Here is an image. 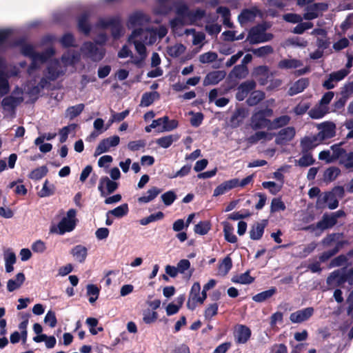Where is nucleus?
<instances>
[{
    "instance_id": "nucleus-60",
    "label": "nucleus",
    "mask_w": 353,
    "mask_h": 353,
    "mask_svg": "<svg viewBox=\"0 0 353 353\" xmlns=\"http://www.w3.org/2000/svg\"><path fill=\"white\" fill-rule=\"evenodd\" d=\"M343 236V233H332L327 234L325 238L321 241V243L323 246H329L332 243L337 241Z\"/></svg>"
},
{
    "instance_id": "nucleus-43",
    "label": "nucleus",
    "mask_w": 353,
    "mask_h": 353,
    "mask_svg": "<svg viewBox=\"0 0 353 353\" xmlns=\"http://www.w3.org/2000/svg\"><path fill=\"white\" fill-rule=\"evenodd\" d=\"M255 17L256 13L254 10L243 9L238 17V21L242 25L253 20Z\"/></svg>"
},
{
    "instance_id": "nucleus-7",
    "label": "nucleus",
    "mask_w": 353,
    "mask_h": 353,
    "mask_svg": "<svg viewBox=\"0 0 353 353\" xmlns=\"http://www.w3.org/2000/svg\"><path fill=\"white\" fill-rule=\"evenodd\" d=\"M119 184L110 180L108 176H102L99 183L98 190L100 192L101 196L105 197L107 194H110L118 188Z\"/></svg>"
},
{
    "instance_id": "nucleus-16",
    "label": "nucleus",
    "mask_w": 353,
    "mask_h": 353,
    "mask_svg": "<svg viewBox=\"0 0 353 353\" xmlns=\"http://www.w3.org/2000/svg\"><path fill=\"white\" fill-rule=\"evenodd\" d=\"M21 97H16L12 95L6 97L1 101L3 108L6 111H13L23 101Z\"/></svg>"
},
{
    "instance_id": "nucleus-6",
    "label": "nucleus",
    "mask_w": 353,
    "mask_h": 353,
    "mask_svg": "<svg viewBox=\"0 0 353 353\" xmlns=\"http://www.w3.org/2000/svg\"><path fill=\"white\" fill-rule=\"evenodd\" d=\"M143 32L144 30L141 28L134 29L128 37V42L133 43L137 52L140 57H142V59H145L147 57V49L145 46L142 41L134 39L135 38L142 35Z\"/></svg>"
},
{
    "instance_id": "nucleus-57",
    "label": "nucleus",
    "mask_w": 353,
    "mask_h": 353,
    "mask_svg": "<svg viewBox=\"0 0 353 353\" xmlns=\"http://www.w3.org/2000/svg\"><path fill=\"white\" fill-rule=\"evenodd\" d=\"M339 162V164L343 165L346 170L353 171V167L350 166V164L353 163V152H346Z\"/></svg>"
},
{
    "instance_id": "nucleus-45",
    "label": "nucleus",
    "mask_w": 353,
    "mask_h": 353,
    "mask_svg": "<svg viewBox=\"0 0 353 353\" xmlns=\"http://www.w3.org/2000/svg\"><path fill=\"white\" fill-rule=\"evenodd\" d=\"M322 201L323 203H327V207L330 210H334L339 206V201L332 192H325Z\"/></svg>"
},
{
    "instance_id": "nucleus-25",
    "label": "nucleus",
    "mask_w": 353,
    "mask_h": 353,
    "mask_svg": "<svg viewBox=\"0 0 353 353\" xmlns=\"http://www.w3.org/2000/svg\"><path fill=\"white\" fill-rule=\"evenodd\" d=\"M329 112V108L326 105L318 104L308 112L309 116L313 119H320Z\"/></svg>"
},
{
    "instance_id": "nucleus-26",
    "label": "nucleus",
    "mask_w": 353,
    "mask_h": 353,
    "mask_svg": "<svg viewBox=\"0 0 353 353\" xmlns=\"http://www.w3.org/2000/svg\"><path fill=\"white\" fill-rule=\"evenodd\" d=\"M335 135V125L333 123H326L321 131L318 134V138L323 141L330 139Z\"/></svg>"
},
{
    "instance_id": "nucleus-15",
    "label": "nucleus",
    "mask_w": 353,
    "mask_h": 353,
    "mask_svg": "<svg viewBox=\"0 0 353 353\" xmlns=\"http://www.w3.org/2000/svg\"><path fill=\"white\" fill-rule=\"evenodd\" d=\"M150 19L141 12H135L129 17L128 26L133 28L137 26H143L149 21Z\"/></svg>"
},
{
    "instance_id": "nucleus-14",
    "label": "nucleus",
    "mask_w": 353,
    "mask_h": 353,
    "mask_svg": "<svg viewBox=\"0 0 353 353\" xmlns=\"http://www.w3.org/2000/svg\"><path fill=\"white\" fill-rule=\"evenodd\" d=\"M267 224L268 220L266 219H263L261 222L254 223L250 231V239L254 241L261 239Z\"/></svg>"
},
{
    "instance_id": "nucleus-28",
    "label": "nucleus",
    "mask_w": 353,
    "mask_h": 353,
    "mask_svg": "<svg viewBox=\"0 0 353 353\" xmlns=\"http://www.w3.org/2000/svg\"><path fill=\"white\" fill-rule=\"evenodd\" d=\"M336 223V218L332 214L330 215L324 214L322 220L316 223V228L324 230L333 227Z\"/></svg>"
},
{
    "instance_id": "nucleus-11",
    "label": "nucleus",
    "mask_w": 353,
    "mask_h": 353,
    "mask_svg": "<svg viewBox=\"0 0 353 353\" xmlns=\"http://www.w3.org/2000/svg\"><path fill=\"white\" fill-rule=\"evenodd\" d=\"M252 334L251 330L245 325H237L235 329V340L236 343L244 344L248 342Z\"/></svg>"
},
{
    "instance_id": "nucleus-41",
    "label": "nucleus",
    "mask_w": 353,
    "mask_h": 353,
    "mask_svg": "<svg viewBox=\"0 0 353 353\" xmlns=\"http://www.w3.org/2000/svg\"><path fill=\"white\" fill-rule=\"evenodd\" d=\"M171 0H157L158 5L154 8V12L157 14L165 15L168 14L172 8L168 5Z\"/></svg>"
},
{
    "instance_id": "nucleus-40",
    "label": "nucleus",
    "mask_w": 353,
    "mask_h": 353,
    "mask_svg": "<svg viewBox=\"0 0 353 353\" xmlns=\"http://www.w3.org/2000/svg\"><path fill=\"white\" fill-rule=\"evenodd\" d=\"M254 278L251 276L250 274V270H247L245 272L234 276L232 278V281L235 283L240 284H250L253 283Z\"/></svg>"
},
{
    "instance_id": "nucleus-22",
    "label": "nucleus",
    "mask_w": 353,
    "mask_h": 353,
    "mask_svg": "<svg viewBox=\"0 0 353 353\" xmlns=\"http://www.w3.org/2000/svg\"><path fill=\"white\" fill-rule=\"evenodd\" d=\"M70 254L76 261L82 263L85 262L88 256V249L82 245H77L72 248Z\"/></svg>"
},
{
    "instance_id": "nucleus-23",
    "label": "nucleus",
    "mask_w": 353,
    "mask_h": 353,
    "mask_svg": "<svg viewBox=\"0 0 353 353\" xmlns=\"http://www.w3.org/2000/svg\"><path fill=\"white\" fill-rule=\"evenodd\" d=\"M76 221L68 220L63 218L58 223V232L60 235L64 234L65 232H72L76 227Z\"/></svg>"
},
{
    "instance_id": "nucleus-62",
    "label": "nucleus",
    "mask_w": 353,
    "mask_h": 353,
    "mask_svg": "<svg viewBox=\"0 0 353 353\" xmlns=\"http://www.w3.org/2000/svg\"><path fill=\"white\" fill-rule=\"evenodd\" d=\"M161 197L164 205L166 206L171 205L177 198L176 193L173 190L163 193Z\"/></svg>"
},
{
    "instance_id": "nucleus-49",
    "label": "nucleus",
    "mask_w": 353,
    "mask_h": 353,
    "mask_svg": "<svg viewBox=\"0 0 353 353\" xmlns=\"http://www.w3.org/2000/svg\"><path fill=\"white\" fill-rule=\"evenodd\" d=\"M49 181L48 180H46L42 189L38 192V195L43 197H48L53 195L55 192V187L53 184L48 185Z\"/></svg>"
},
{
    "instance_id": "nucleus-31",
    "label": "nucleus",
    "mask_w": 353,
    "mask_h": 353,
    "mask_svg": "<svg viewBox=\"0 0 353 353\" xmlns=\"http://www.w3.org/2000/svg\"><path fill=\"white\" fill-rule=\"evenodd\" d=\"M161 192V189L152 187L147 191V195L139 197L138 201L141 203H148L154 200Z\"/></svg>"
},
{
    "instance_id": "nucleus-34",
    "label": "nucleus",
    "mask_w": 353,
    "mask_h": 353,
    "mask_svg": "<svg viewBox=\"0 0 353 353\" xmlns=\"http://www.w3.org/2000/svg\"><path fill=\"white\" fill-rule=\"evenodd\" d=\"M55 50L53 48H48L42 52H35L33 58H35L38 62L41 63H46L50 58L54 56Z\"/></svg>"
},
{
    "instance_id": "nucleus-4",
    "label": "nucleus",
    "mask_w": 353,
    "mask_h": 353,
    "mask_svg": "<svg viewBox=\"0 0 353 353\" xmlns=\"http://www.w3.org/2000/svg\"><path fill=\"white\" fill-rule=\"evenodd\" d=\"M81 51L85 57L94 62L101 61L105 55V48H99L91 41L84 42L81 48Z\"/></svg>"
},
{
    "instance_id": "nucleus-36",
    "label": "nucleus",
    "mask_w": 353,
    "mask_h": 353,
    "mask_svg": "<svg viewBox=\"0 0 353 353\" xmlns=\"http://www.w3.org/2000/svg\"><path fill=\"white\" fill-rule=\"evenodd\" d=\"M129 212L128 205L127 203H123L113 210H109L106 213V216H108L110 214L117 217V218H122L128 214Z\"/></svg>"
},
{
    "instance_id": "nucleus-13",
    "label": "nucleus",
    "mask_w": 353,
    "mask_h": 353,
    "mask_svg": "<svg viewBox=\"0 0 353 353\" xmlns=\"http://www.w3.org/2000/svg\"><path fill=\"white\" fill-rule=\"evenodd\" d=\"M238 185L239 179L236 178L224 181L214 189L213 196H218L224 194L228 191L237 187Z\"/></svg>"
},
{
    "instance_id": "nucleus-19",
    "label": "nucleus",
    "mask_w": 353,
    "mask_h": 353,
    "mask_svg": "<svg viewBox=\"0 0 353 353\" xmlns=\"http://www.w3.org/2000/svg\"><path fill=\"white\" fill-rule=\"evenodd\" d=\"M90 14L87 12L82 13L78 17V29L85 35L89 34L91 31V26L88 22Z\"/></svg>"
},
{
    "instance_id": "nucleus-29",
    "label": "nucleus",
    "mask_w": 353,
    "mask_h": 353,
    "mask_svg": "<svg viewBox=\"0 0 353 353\" xmlns=\"http://www.w3.org/2000/svg\"><path fill=\"white\" fill-rule=\"evenodd\" d=\"M160 98V94L157 91L145 92L143 94L141 99L140 105L143 107H148L153 102Z\"/></svg>"
},
{
    "instance_id": "nucleus-53",
    "label": "nucleus",
    "mask_w": 353,
    "mask_h": 353,
    "mask_svg": "<svg viewBox=\"0 0 353 353\" xmlns=\"http://www.w3.org/2000/svg\"><path fill=\"white\" fill-rule=\"evenodd\" d=\"M274 49L271 46H264L252 49V52L257 57H263L273 53Z\"/></svg>"
},
{
    "instance_id": "nucleus-1",
    "label": "nucleus",
    "mask_w": 353,
    "mask_h": 353,
    "mask_svg": "<svg viewBox=\"0 0 353 353\" xmlns=\"http://www.w3.org/2000/svg\"><path fill=\"white\" fill-rule=\"evenodd\" d=\"M345 283L353 285V268L347 270L345 268L332 272L327 278L328 285H341Z\"/></svg>"
},
{
    "instance_id": "nucleus-18",
    "label": "nucleus",
    "mask_w": 353,
    "mask_h": 353,
    "mask_svg": "<svg viewBox=\"0 0 353 353\" xmlns=\"http://www.w3.org/2000/svg\"><path fill=\"white\" fill-rule=\"evenodd\" d=\"M12 46H20L21 48V53L25 57L33 58L35 54L34 47L30 44L25 43V39L19 38L16 39L12 44Z\"/></svg>"
},
{
    "instance_id": "nucleus-30",
    "label": "nucleus",
    "mask_w": 353,
    "mask_h": 353,
    "mask_svg": "<svg viewBox=\"0 0 353 353\" xmlns=\"http://www.w3.org/2000/svg\"><path fill=\"white\" fill-rule=\"evenodd\" d=\"M222 224L223 225V233L225 241L231 243H236L237 241V237L233 234V226L227 221L223 222Z\"/></svg>"
},
{
    "instance_id": "nucleus-58",
    "label": "nucleus",
    "mask_w": 353,
    "mask_h": 353,
    "mask_svg": "<svg viewBox=\"0 0 353 353\" xmlns=\"http://www.w3.org/2000/svg\"><path fill=\"white\" fill-rule=\"evenodd\" d=\"M286 208L285 203L281 198H274L271 202L270 212L274 213L279 211H284Z\"/></svg>"
},
{
    "instance_id": "nucleus-17",
    "label": "nucleus",
    "mask_w": 353,
    "mask_h": 353,
    "mask_svg": "<svg viewBox=\"0 0 353 353\" xmlns=\"http://www.w3.org/2000/svg\"><path fill=\"white\" fill-rule=\"evenodd\" d=\"M247 110L244 108H238L232 114L230 119V125L232 128H235L239 126L246 117Z\"/></svg>"
},
{
    "instance_id": "nucleus-37",
    "label": "nucleus",
    "mask_w": 353,
    "mask_h": 353,
    "mask_svg": "<svg viewBox=\"0 0 353 353\" xmlns=\"http://www.w3.org/2000/svg\"><path fill=\"white\" fill-rule=\"evenodd\" d=\"M302 65V62L295 59H283L278 63L280 69H292L297 68Z\"/></svg>"
},
{
    "instance_id": "nucleus-5",
    "label": "nucleus",
    "mask_w": 353,
    "mask_h": 353,
    "mask_svg": "<svg viewBox=\"0 0 353 353\" xmlns=\"http://www.w3.org/2000/svg\"><path fill=\"white\" fill-rule=\"evenodd\" d=\"M66 70L67 69L65 67H63L58 59H54L48 63L46 69L43 72V74L50 81H54L59 77L63 76Z\"/></svg>"
},
{
    "instance_id": "nucleus-54",
    "label": "nucleus",
    "mask_w": 353,
    "mask_h": 353,
    "mask_svg": "<svg viewBox=\"0 0 353 353\" xmlns=\"http://www.w3.org/2000/svg\"><path fill=\"white\" fill-rule=\"evenodd\" d=\"M164 217V214L162 212H158L154 214H151L147 217L141 219L139 221V223L141 225H146L149 223L154 221H159Z\"/></svg>"
},
{
    "instance_id": "nucleus-55",
    "label": "nucleus",
    "mask_w": 353,
    "mask_h": 353,
    "mask_svg": "<svg viewBox=\"0 0 353 353\" xmlns=\"http://www.w3.org/2000/svg\"><path fill=\"white\" fill-rule=\"evenodd\" d=\"M319 17L317 6L315 3L308 6L306 8V12L303 14V19L305 20H312Z\"/></svg>"
},
{
    "instance_id": "nucleus-10",
    "label": "nucleus",
    "mask_w": 353,
    "mask_h": 353,
    "mask_svg": "<svg viewBox=\"0 0 353 353\" xmlns=\"http://www.w3.org/2000/svg\"><path fill=\"white\" fill-rule=\"evenodd\" d=\"M250 125L252 130H258L263 128H268L270 126V119L265 118L258 111L254 112L250 119Z\"/></svg>"
},
{
    "instance_id": "nucleus-46",
    "label": "nucleus",
    "mask_w": 353,
    "mask_h": 353,
    "mask_svg": "<svg viewBox=\"0 0 353 353\" xmlns=\"http://www.w3.org/2000/svg\"><path fill=\"white\" fill-rule=\"evenodd\" d=\"M48 172L46 165H42L33 170L28 175V177L32 180L38 181L44 177Z\"/></svg>"
},
{
    "instance_id": "nucleus-52",
    "label": "nucleus",
    "mask_w": 353,
    "mask_h": 353,
    "mask_svg": "<svg viewBox=\"0 0 353 353\" xmlns=\"http://www.w3.org/2000/svg\"><path fill=\"white\" fill-rule=\"evenodd\" d=\"M84 109V104L79 103L74 106H70L66 110L67 116L73 119L79 116Z\"/></svg>"
},
{
    "instance_id": "nucleus-33",
    "label": "nucleus",
    "mask_w": 353,
    "mask_h": 353,
    "mask_svg": "<svg viewBox=\"0 0 353 353\" xmlns=\"http://www.w3.org/2000/svg\"><path fill=\"white\" fill-rule=\"evenodd\" d=\"M265 98V93L260 90H255L251 92L250 97L246 100V103L249 106H254L261 102Z\"/></svg>"
},
{
    "instance_id": "nucleus-9",
    "label": "nucleus",
    "mask_w": 353,
    "mask_h": 353,
    "mask_svg": "<svg viewBox=\"0 0 353 353\" xmlns=\"http://www.w3.org/2000/svg\"><path fill=\"white\" fill-rule=\"evenodd\" d=\"M314 309L307 307L292 312L290 315V320L293 323H301L309 320L314 314Z\"/></svg>"
},
{
    "instance_id": "nucleus-56",
    "label": "nucleus",
    "mask_w": 353,
    "mask_h": 353,
    "mask_svg": "<svg viewBox=\"0 0 353 353\" xmlns=\"http://www.w3.org/2000/svg\"><path fill=\"white\" fill-rule=\"evenodd\" d=\"M232 268V261L230 256H225L219 266V270L223 275L227 274Z\"/></svg>"
},
{
    "instance_id": "nucleus-27",
    "label": "nucleus",
    "mask_w": 353,
    "mask_h": 353,
    "mask_svg": "<svg viewBox=\"0 0 353 353\" xmlns=\"http://www.w3.org/2000/svg\"><path fill=\"white\" fill-rule=\"evenodd\" d=\"M291 118L288 115H282L275 118L273 121L270 120V126L269 130H276L287 126L290 122Z\"/></svg>"
},
{
    "instance_id": "nucleus-32",
    "label": "nucleus",
    "mask_w": 353,
    "mask_h": 353,
    "mask_svg": "<svg viewBox=\"0 0 353 353\" xmlns=\"http://www.w3.org/2000/svg\"><path fill=\"white\" fill-rule=\"evenodd\" d=\"M276 292L274 287L271 288L268 290L263 291L253 296L252 300L256 303H262L270 297H272Z\"/></svg>"
},
{
    "instance_id": "nucleus-12",
    "label": "nucleus",
    "mask_w": 353,
    "mask_h": 353,
    "mask_svg": "<svg viewBox=\"0 0 353 353\" xmlns=\"http://www.w3.org/2000/svg\"><path fill=\"white\" fill-rule=\"evenodd\" d=\"M226 75L224 70H214L206 74L203 80V85H216L222 81Z\"/></svg>"
},
{
    "instance_id": "nucleus-64",
    "label": "nucleus",
    "mask_w": 353,
    "mask_h": 353,
    "mask_svg": "<svg viewBox=\"0 0 353 353\" xmlns=\"http://www.w3.org/2000/svg\"><path fill=\"white\" fill-rule=\"evenodd\" d=\"M297 161L298 165L301 167H308L315 162L312 155L310 153L305 152Z\"/></svg>"
},
{
    "instance_id": "nucleus-8",
    "label": "nucleus",
    "mask_w": 353,
    "mask_h": 353,
    "mask_svg": "<svg viewBox=\"0 0 353 353\" xmlns=\"http://www.w3.org/2000/svg\"><path fill=\"white\" fill-rule=\"evenodd\" d=\"M296 134L295 128L292 126H288L282 128L274 134L276 137L275 143L277 145H285L292 141Z\"/></svg>"
},
{
    "instance_id": "nucleus-38",
    "label": "nucleus",
    "mask_w": 353,
    "mask_h": 353,
    "mask_svg": "<svg viewBox=\"0 0 353 353\" xmlns=\"http://www.w3.org/2000/svg\"><path fill=\"white\" fill-rule=\"evenodd\" d=\"M272 138V134H269L265 131H257L248 138V141L250 144H255L261 139L271 140Z\"/></svg>"
},
{
    "instance_id": "nucleus-48",
    "label": "nucleus",
    "mask_w": 353,
    "mask_h": 353,
    "mask_svg": "<svg viewBox=\"0 0 353 353\" xmlns=\"http://www.w3.org/2000/svg\"><path fill=\"white\" fill-rule=\"evenodd\" d=\"M61 61L64 64L63 67L67 68L68 65H72L75 64L79 60V56L74 53H64L61 56Z\"/></svg>"
},
{
    "instance_id": "nucleus-39",
    "label": "nucleus",
    "mask_w": 353,
    "mask_h": 353,
    "mask_svg": "<svg viewBox=\"0 0 353 353\" xmlns=\"http://www.w3.org/2000/svg\"><path fill=\"white\" fill-rule=\"evenodd\" d=\"M248 74V67L243 64L236 65L234 67L230 76L234 77L237 79H244Z\"/></svg>"
},
{
    "instance_id": "nucleus-51",
    "label": "nucleus",
    "mask_w": 353,
    "mask_h": 353,
    "mask_svg": "<svg viewBox=\"0 0 353 353\" xmlns=\"http://www.w3.org/2000/svg\"><path fill=\"white\" fill-rule=\"evenodd\" d=\"M210 228L211 225L209 221H200L195 225L194 231L196 234L205 235L210 231Z\"/></svg>"
},
{
    "instance_id": "nucleus-63",
    "label": "nucleus",
    "mask_w": 353,
    "mask_h": 353,
    "mask_svg": "<svg viewBox=\"0 0 353 353\" xmlns=\"http://www.w3.org/2000/svg\"><path fill=\"white\" fill-rule=\"evenodd\" d=\"M219 305L216 303L210 304L204 312V316L206 320H210L218 313Z\"/></svg>"
},
{
    "instance_id": "nucleus-21",
    "label": "nucleus",
    "mask_w": 353,
    "mask_h": 353,
    "mask_svg": "<svg viewBox=\"0 0 353 353\" xmlns=\"http://www.w3.org/2000/svg\"><path fill=\"white\" fill-rule=\"evenodd\" d=\"M179 138L180 136L178 134H169L156 139L155 143L160 148L167 149L170 148L174 142L177 141Z\"/></svg>"
},
{
    "instance_id": "nucleus-61",
    "label": "nucleus",
    "mask_w": 353,
    "mask_h": 353,
    "mask_svg": "<svg viewBox=\"0 0 353 353\" xmlns=\"http://www.w3.org/2000/svg\"><path fill=\"white\" fill-rule=\"evenodd\" d=\"M74 37L71 33L64 34L60 39V43L64 48L75 47Z\"/></svg>"
},
{
    "instance_id": "nucleus-50",
    "label": "nucleus",
    "mask_w": 353,
    "mask_h": 353,
    "mask_svg": "<svg viewBox=\"0 0 353 353\" xmlns=\"http://www.w3.org/2000/svg\"><path fill=\"white\" fill-rule=\"evenodd\" d=\"M87 295L90 296L89 302L94 303L98 299L100 290L94 284H88L87 285Z\"/></svg>"
},
{
    "instance_id": "nucleus-42",
    "label": "nucleus",
    "mask_w": 353,
    "mask_h": 353,
    "mask_svg": "<svg viewBox=\"0 0 353 353\" xmlns=\"http://www.w3.org/2000/svg\"><path fill=\"white\" fill-rule=\"evenodd\" d=\"M343 145V142H341L337 144H334L330 147V149L332 152V157L334 160V162L336 160L340 161L341 158L343 157L346 153V150L341 147Z\"/></svg>"
},
{
    "instance_id": "nucleus-59",
    "label": "nucleus",
    "mask_w": 353,
    "mask_h": 353,
    "mask_svg": "<svg viewBox=\"0 0 353 353\" xmlns=\"http://www.w3.org/2000/svg\"><path fill=\"white\" fill-rule=\"evenodd\" d=\"M178 127V121L175 119L170 120L168 117V119L164 123H162L161 128L159 130V132H170Z\"/></svg>"
},
{
    "instance_id": "nucleus-20",
    "label": "nucleus",
    "mask_w": 353,
    "mask_h": 353,
    "mask_svg": "<svg viewBox=\"0 0 353 353\" xmlns=\"http://www.w3.org/2000/svg\"><path fill=\"white\" fill-rule=\"evenodd\" d=\"M309 85V80L307 78H301L294 82L290 88L288 94L290 96H294L302 92Z\"/></svg>"
},
{
    "instance_id": "nucleus-44",
    "label": "nucleus",
    "mask_w": 353,
    "mask_h": 353,
    "mask_svg": "<svg viewBox=\"0 0 353 353\" xmlns=\"http://www.w3.org/2000/svg\"><path fill=\"white\" fill-rule=\"evenodd\" d=\"M185 49L186 48L183 44L179 43L172 46L168 47L167 52L169 56L173 58H177L185 52Z\"/></svg>"
},
{
    "instance_id": "nucleus-24",
    "label": "nucleus",
    "mask_w": 353,
    "mask_h": 353,
    "mask_svg": "<svg viewBox=\"0 0 353 353\" xmlns=\"http://www.w3.org/2000/svg\"><path fill=\"white\" fill-rule=\"evenodd\" d=\"M26 280L25 274L23 272L17 274L15 279H9L7 283V290L12 292L19 289Z\"/></svg>"
},
{
    "instance_id": "nucleus-3",
    "label": "nucleus",
    "mask_w": 353,
    "mask_h": 353,
    "mask_svg": "<svg viewBox=\"0 0 353 353\" xmlns=\"http://www.w3.org/2000/svg\"><path fill=\"white\" fill-rule=\"evenodd\" d=\"M97 26L101 28H111V34L114 39H119L122 35V25L121 18L118 16L108 19L100 18L97 22Z\"/></svg>"
},
{
    "instance_id": "nucleus-2",
    "label": "nucleus",
    "mask_w": 353,
    "mask_h": 353,
    "mask_svg": "<svg viewBox=\"0 0 353 353\" xmlns=\"http://www.w3.org/2000/svg\"><path fill=\"white\" fill-rule=\"evenodd\" d=\"M267 27L265 24H258L252 27L248 34L247 41L254 45L271 41L274 35L266 32Z\"/></svg>"
},
{
    "instance_id": "nucleus-47",
    "label": "nucleus",
    "mask_w": 353,
    "mask_h": 353,
    "mask_svg": "<svg viewBox=\"0 0 353 353\" xmlns=\"http://www.w3.org/2000/svg\"><path fill=\"white\" fill-rule=\"evenodd\" d=\"M316 141V137H304L301 141L302 152L303 153L307 152L309 150H312L314 148H315L316 145V143H315Z\"/></svg>"
},
{
    "instance_id": "nucleus-35",
    "label": "nucleus",
    "mask_w": 353,
    "mask_h": 353,
    "mask_svg": "<svg viewBox=\"0 0 353 353\" xmlns=\"http://www.w3.org/2000/svg\"><path fill=\"white\" fill-rule=\"evenodd\" d=\"M341 174V170L335 166H332L326 169L323 173V180L325 182H332L334 181Z\"/></svg>"
}]
</instances>
